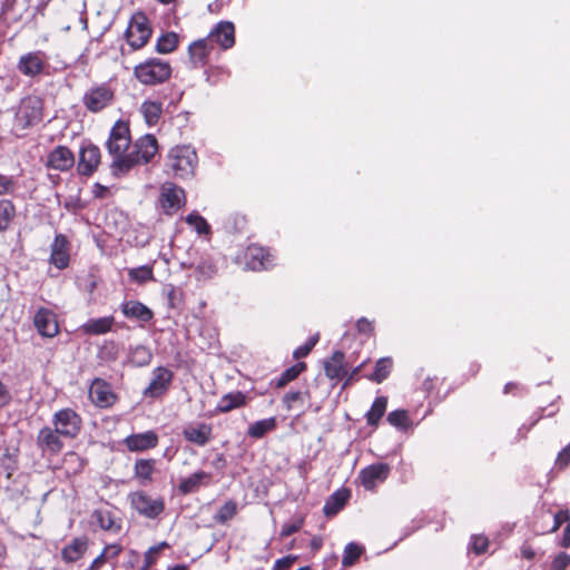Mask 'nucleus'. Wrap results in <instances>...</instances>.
<instances>
[{"label": "nucleus", "mask_w": 570, "mask_h": 570, "mask_svg": "<svg viewBox=\"0 0 570 570\" xmlns=\"http://www.w3.org/2000/svg\"><path fill=\"white\" fill-rule=\"evenodd\" d=\"M100 158L98 146L91 142L83 145L79 151L78 173L82 176L92 175L100 164Z\"/></svg>", "instance_id": "15"}, {"label": "nucleus", "mask_w": 570, "mask_h": 570, "mask_svg": "<svg viewBox=\"0 0 570 570\" xmlns=\"http://www.w3.org/2000/svg\"><path fill=\"white\" fill-rule=\"evenodd\" d=\"M61 435L50 426H43L39 430L36 444L42 455H57L63 449V442Z\"/></svg>", "instance_id": "12"}, {"label": "nucleus", "mask_w": 570, "mask_h": 570, "mask_svg": "<svg viewBox=\"0 0 570 570\" xmlns=\"http://www.w3.org/2000/svg\"><path fill=\"white\" fill-rule=\"evenodd\" d=\"M244 257L245 266L250 271H263L273 265L269 250L258 245H249L245 250Z\"/></svg>", "instance_id": "16"}, {"label": "nucleus", "mask_w": 570, "mask_h": 570, "mask_svg": "<svg viewBox=\"0 0 570 570\" xmlns=\"http://www.w3.org/2000/svg\"><path fill=\"white\" fill-rule=\"evenodd\" d=\"M247 403V396L240 391L230 392L220 397L218 401L215 412L227 413L232 410L245 406Z\"/></svg>", "instance_id": "30"}, {"label": "nucleus", "mask_w": 570, "mask_h": 570, "mask_svg": "<svg viewBox=\"0 0 570 570\" xmlns=\"http://www.w3.org/2000/svg\"><path fill=\"white\" fill-rule=\"evenodd\" d=\"M89 397L100 409L110 407L117 401V395L114 393L111 385L102 379L92 381L89 387Z\"/></svg>", "instance_id": "13"}, {"label": "nucleus", "mask_w": 570, "mask_h": 570, "mask_svg": "<svg viewBox=\"0 0 570 570\" xmlns=\"http://www.w3.org/2000/svg\"><path fill=\"white\" fill-rule=\"evenodd\" d=\"M140 112L142 114L146 122L149 126H154L158 122L163 114V105L159 101L146 100L140 106Z\"/></svg>", "instance_id": "34"}, {"label": "nucleus", "mask_w": 570, "mask_h": 570, "mask_svg": "<svg viewBox=\"0 0 570 570\" xmlns=\"http://www.w3.org/2000/svg\"><path fill=\"white\" fill-rule=\"evenodd\" d=\"M196 279L208 281L217 274V266L209 256H204L195 266Z\"/></svg>", "instance_id": "36"}, {"label": "nucleus", "mask_w": 570, "mask_h": 570, "mask_svg": "<svg viewBox=\"0 0 570 570\" xmlns=\"http://www.w3.org/2000/svg\"><path fill=\"white\" fill-rule=\"evenodd\" d=\"M31 2L32 0H11L3 7L2 13L13 21H20Z\"/></svg>", "instance_id": "37"}, {"label": "nucleus", "mask_w": 570, "mask_h": 570, "mask_svg": "<svg viewBox=\"0 0 570 570\" xmlns=\"http://www.w3.org/2000/svg\"><path fill=\"white\" fill-rule=\"evenodd\" d=\"M296 560H297L296 556H287V557L277 559L273 566V570H288Z\"/></svg>", "instance_id": "59"}, {"label": "nucleus", "mask_w": 570, "mask_h": 570, "mask_svg": "<svg viewBox=\"0 0 570 570\" xmlns=\"http://www.w3.org/2000/svg\"><path fill=\"white\" fill-rule=\"evenodd\" d=\"M570 564V554L560 552L551 563V570H566Z\"/></svg>", "instance_id": "52"}, {"label": "nucleus", "mask_w": 570, "mask_h": 570, "mask_svg": "<svg viewBox=\"0 0 570 570\" xmlns=\"http://www.w3.org/2000/svg\"><path fill=\"white\" fill-rule=\"evenodd\" d=\"M94 519L102 530L111 531L115 533L120 530V525L115 522V519L109 511L96 510L94 512Z\"/></svg>", "instance_id": "43"}, {"label": "nucleus", "mask_w": 570, "mask_h": 570, "mask_svg": "<svg viewBox=\"0 0 570 570\" xmlns=\"http://www.w3.org/2000/svg\"><path fill=\"white\" fill-rule=\"evenodd\" d=\"M344 358L345 355L342 351H335L328 360L324 361V372L330 380L337 381L347 375Z\"/></svg>", "instance_id": "27"}, {"label": "nucleus", "mask_w": 570, "mask_h": 570, "mask_svg": "<svg viewBox=\"0 0 570 570\" xmlns=\"http://www.w3.org/2000/svg\"><path fill=\"white\" fill-rule=\"evenodd\" d=\"M346 500L347 494L344 492H334L324 504L323 511L325 515L336 514L344 507Z\"/></svg>", "instance_id": "42"}, {"label": "nucleus", "mask_w": 570, "mask_h": 570, "mask_svg": "<svg viewBox=\"0 0 570 570\" xmlns=\"http://www.w3.org/2000/svg\"><path fill=\"white\" fill-rule=\"evenodd\" d=\"M561 546L564 548H570V523L563 530Z\"/></svg>", "instance_id": "64"}, {"label": "nucleus", "mask_w": 570, "mask_h": 570, "mask_svg": "<svg viewBox=\"0 0 570 570\" xmlns=\"http://www.w3.org/2000/svg\"><path fill=\"white\" fill-rule=\"evenodd\" d=\"M159 203L164 212L171 215L185 204V191L174 183L166 181L160 187Z\"/></svg>", "instance_id": "11"}, {"label": "nucleus", "mask_w": 570, "mask_h": 570, "mask_svg": "<svg viewBox=\"0 0 570 570\" xmlns=\"http://www.w3.org/2000/svg\"><path fill=\"white\" fill-rule=\"evenodd\" d=\"M186 223L194 226L198 234H208L210 232V227L206 219L197 213L189 214L186 217Z\"/></svg>", "instance_id": "48"}, {"label": "nucleus", "mask_w": 570, "mask_h": 570, "mask_svg": "<svg viewBox=\"0 0 570 570\" xmlns=\"http://www.w3.org/2000/svg\"><path fill=\"white\" fill-rule=\"evenodd\" d=\"M181 435L187 442L205 446L213 439V426L205 422L189 423L183 429Z\"/></svg>", "instance_id": "17"}, {"label": "nucleus", "mask_w": 570, "mask_h": 570, "mask_svg": "<svg viewBox=\"0 0 570 570\" xmlns=\"http://www.w3.org/2000/svg\"><path fill=\"white\" fill-rule=\"evenodd\" d=\"M213 49L214 45L208 38L194 41L188 48L193 65L195 67L205 66Z\"/></svg>", "instance_id": "26"}, {"label": "nucleus", "mask_w": 570, "mask_h": 570, "mask_svg": "<svg viewBox=\"0 0 570 570\" xmlns=\"http://www.w3.org/2000/svg\"><path fill=\"white\" fill-rule=\"evenodd\" d=\"M115 101V91L108 83L90 87L82 96L81 102L92 114H98L110 107Z\"/></svg>", "instance_id": "5"}, {"label": "nucleus", "mask_w": 570, "mask_h": 570, "mask_svg": "<svg viewBox=\"0 0 570 570\" xmlns=\"http://www.w3.org/2000/svg\"><path fill=\"white\" fill-rule=\"evenodd\" d=\"M387 406V397L379 396L374 400L370 411L365 414L366 422L371 426H377Z\"/></svg>", "instance_id": "35"}, {"label": "nucleus", "mask_w": 570, "mask_h": 570, "mask_svg": "<svg viewBox=\"0 0 570 570\" xmlns=\"http://www.w3.org/2000/svg\"><path fill=\"white\" fill-rule=\"evenodd\" d=\"M393 362L390 357H382L375 364L374 372L368 379L375 383H382L391 373Z\"/></svg>", "instance_id": "41"}, {"label": "nucleus", "mask_w": 570, "mask_h": 570, "mask_svg": "<svg viewBox=\"0 0 570 570\" xmlns=\"http://www.w3.org/2000/svg\"><path fill=\"white\" fill-rule=\"evenodd\" d=\"M68 245V239L62 234L56 235L51 244V254L49 262L58 269H63L69 264L70 256Z\"/></svg>", "instance_id": "21"}, {"label": "nucleus", "mask_w": 570, "mask_h": 570, "mask_svg": "<svg viewBox=\"0 0 570 570\" xmlns=\"http://www.w3.org/2000/svg\"><path fill=\"white\" fill-rule=\"evenodd\" d=\"M75 165L73 153L66 146H57L47 156L46 166L53 170L67 171Z\"/></svg>", "instance_id": "19"}, {"label": "nucleus", "mask_w": 570, "mask_h": 570, "mask_svg": "<svg viewBox=\"0 0 570 570\" xmlns=\"http://www.w3.org/2000/svg\"><path fill=\"white\" fill-rule=\"evenodd\" d=\"M306 368V364L304 362H298L291 367L286 368L278 379L273 381V384L277 389H282L286 386L289 382L294 381L298 377V375L304 372Z\"/></svg>", "instance_id": "38"}, {"label": "nucleus", "mask_w": 570, "mask_h": 570, "mask_svg": "<svg viewBox=\"0 0 570 570\" xmlns=\"http://www.w3.org/2000/svg\"><path fill=\"white\" fill-rule=\"evenodd\" d=\"M198 165V156L190 145L171 147L164 160V173L175 179H190Z\"/></svg>", "instance_id": "2"}, {"label": "nucleus", "mask_w": 570, "mask_h": 570, "mask_svg": "<svg viewBox=\"0 0 570 570\" xmlns=\"http://www.w3.org/2000/svg\"><path fill=\"white\" fill-rule=\"evenodd\" d=\"M386 421L394 428L405 431L411 426V420L405 410H395L387 414Z\"/></svg>", "instance_id": "44"}, {"label": "nucleus", "mask_w": 570, "mask_h": 570, "mask_svg": "<svg viewBox=\"0 0 570 570\" xmlns=\"http://www.w3.org/2000/svg\"><path fill=\"white\" fill-rule=\"evenodd\" d=\"M130 505L138 514L147 519H156L165 510L163 498L153 499L144 491H136L128 495Z\"/></svg>", "instance_id": "9"}, {"label": "nucleus", "mask_w": 570, "mask_h": 570, "mask_svg": "<svg viewBox=\"0 0 570 570\" xmlns=\"http://www.w3.org/2000/svg\"><path fill=\"white\" fill-rule=\"evenodd\" d=\"M390 465L386 463H376L364 468L360 472L361 484L366 490H373L377 484L384 482L390 474Z\"/></svg>", "instance_id": "18"}, {"label": "nucleus", "mask_w": 570, "mask_h": 570, "mask_svg": "<svg viewBox=\"0 0 570 570\" xmlns=\"http://www.w3.org/2000/svg\"><path fill=\"white\" fill-rule=\"evenodd\" d=\"M181 291L176 288L173 285H169V288L167 291V298H168V305L171 308L177 307L181 303Z\"/></svg>", "instance_id": "55"}, {"label": "nucleus", "mask_w": 570, "mask_h": 570, "mask_svg": "<svg viewBox=\"0 0 570 570\" xmlns=\"http://www.w3.org/2000/svg\"><path fill=\"white\" fill-rule=\"evenodd\" d=\"M120 308L125 317L136 320L142 324L148 323L154 317L153 311L138 301L124 302Z\"/></svg>", "instance_id": "24"}, {"label": "nucleus", "mask_w": 570, "mask_h": 570, "mask_svg": "<svg viewBox=\"0 0 570 570\" xmlns=\"http://www.w3.org/2000/svg\"><path fill=\"white\" fill-rule=\"evenodd\" d=\"M14 186L16 183L12 177L0 174V196L13 193Z\"/></svg>", "instance_id": "53"}, {"label": "nucleus", "mask_w": 570, "mask_h": 570, "mask_svg": "<svg viewBox=\"0 0 570 570\" xmlns=\"http://www.w3.org/2000/svg\"><path fill=\"white\" fill-rule=\"evenodd\" d=\"M158 151V141L151 134L138 138L131 146L126 156L111 164V170L115 176H124L138 165H146L151 161Z\"/></svg>", "instance_id": "1"}, {"label": "nucleus", "mask_w": 570, "mask_h": 570, "mask_svg": "<svg viewBox=\"0 0 570 570\" xmlns=\"http://www.w3.org/2000/svg\"><path fill=\"white\" fill-rule=\"evenodd\" d=\"M122 551V547L118 543L107 544L102 552L107 554L109 562L115 561Z\"/></svg>", "instance_id": "60"}, {"label": "nucleus", "mask_w": 570, "mask_h": 570, "mask_svg": "<svg viewBox=\"0 0 570 570\" xmlns=\"http://www.w3.org/2000/svg\"><path fill=\"white\" fill-rule=\"evenodd\" d=\"M16 217V206L10 199L0 200V233L6 232Z\"/></svg>", "instance_id": "39"}, {"label": "nucleus", "mask_w": 570, "mask_h": 570, "mask_svg": "<svg viewBox=\"0 0 570 570\" xmlns=\"http://www.w3.org/2000/svg\"><path fill=\"white\" fill-rule=\"evenodd\" d=\"M151 33L148 18L142 12H138L131 17L125 37L130 48L138 50L146 46Z\"/></svg>", "instance_id": "7"}, {"label": "nucleus", "mask_w": 570, "mask_h": 570, "mask_svg": "<svg viewBox=\"0 0 570 570\" xmlns=\"http://www.w3.org/2000/svg\"><path fill=\"white\" fill-rule=\"evenodd\" d=\"M170 63L159 58H148L134 67V77L144 86H157L169 80Z\"/></svg>", "instance_id": "3"}, {"label": "nucleus", "mask_w": 570, "mask_h": 570, "mask_svg": "<svg viewBox=\"0 0 570 570\" xmlns=\"http://www.w3.org/2000/svg\"><path fill=\"white\" fill-rule=\"evenodd\" d=\"M472 550L475 554H482L488 550L489 540L484 535L474 534L471 538Z\"/></svg>", "instance_id": "51"}, {"label": "nucleus", "mask_w": 570, "mask_h": 570, "mask_svg": "<svg viewBox=\"0 0 570 570\" xmlns=\"http://www.w3.org/2000/svg\"><path fill=\"white\" fill-rule=\"evenodd\" d=\"M357 332L365 335H371L374 331L373 322L368 321L365 317H361L356 322Z\"/></svg>", "instance_id": "61"}, {"label": "nucleus", "mask_w": 570, "mask_h": 570, "mask_svg": "<svg viewBox=\"0 0 570 570\" xmlns=\"http://www.w3.org/2000/svg\"><path fill=\"white\" fill-rule=\"evenodd\" d=\"M45 67L43 55L39 51L29 52L20 57L18 69L28 77H35L42 72Z\"/></svg>", "instance_id": "23"}, {"label": "nucleus", "mask_w": 570, "mask_h": 570, "mask_svg": "<svg viewBox=\"0 0 570 570\" xmlns=\"http://www.w3.org/2000/svg\"><path fill=\"white\" fill-rule=\"evenodd\" d=\"M149 384L144 389L142 395L149 399H158L165 395L174 379V373L165 367L158 366L153 373Z\"/></svg>", "instance_id": "10"}, {"label": "nucleus", "mask_w": 570, "mask_h": 570, "mask_svg": "<svg viewBox=\"0 0 570 570\" xmlns=\"http://www.w3.org/2000/svg\"><path fill=\"white\" fill-rule=\"evenodd\" d=\"M212 482V474L205 471H196L189 476L183 479L178 484V491L181 494L196 492L200 487H208Z\"/></svg>", "instance_id": "25"}, {"label": "nucleus", "mask_w": 570, "mask_h": 570, "mask_svg": "<svg viewBox=\"0 0 570 570\" xmlns=\"http://www.w3.org/2000/svg\"><path fill=\"white\" fill-rule=\"evenodd\" d=\"M317 341H318V335L309 337L305 344L295 348V351L293 352V357L296 360L306 357L311 353L313 347L316 345Z\"/></svg>", "instance_id": "49"}, {"label": "nucleus", "mask_w": 570, "mask_h": 570, "mask_svg": "<svg viewBox=\"0 0 570 570\" xmlns=\"http://www.w3.org/2000/svg\"><path fill=\"white\" fill-rule=\"evenodd\" d=\"M305 394L302 391H288L283 397V403L287 410H291L296 403H304Z\"/></svg>", "instance_id": "50"}, {"label": "nucleus", "mask_w": 570, "mask_h": 570, "mask_svg": "<svg viewBox=\"0 0 570 570\" xmlns=\"http://www.w3.org/2000/svg\"><path fill=\"white\" fill-rule=\"evenodd\" d=\"M569 520H570L569 510L566 509V510L558 511L553 517V525H552L550 532H556L557 530H559V528L561 527L562 523H564Z\"/></svg>", "instance_id": "56"}, {"label": "nucleus", "mask_w": 570, "mask_h": 570, "mask_svg": "<svg viewBox=\"0 0 570 570\" xmlns=\"http://www.w3.org/2000/svg\"><path fill=\"white\" fill-rule=\"evenodd\" d=\"M124 443L130 452H142L154 449L158 444V435L154 431L128 435Z\"/></svg>", "instance_id": "22"}, {"label": "nucleus", "mask_w": 570, "mask_h": 570, "mask_svg": "<svg viewBox=\"0 0 570 570\" xmlns=\"http://www.w3.org/2000/svg\"><path fill=\"white\" fill-rule=\"evenodd\" d=\"M88 538L77 537L61 550V559L66 563H73L82 558L88 549Z\"/></svg>", "instance_id": "28"}, {"label": "nucleus", "mask_w": 570, "mask_h": 570, "mask_svg": "<svg viewBox=\"0 0 570 570\" xmlns=\"http://www.w3.org/2000/svg\"><path fill=\"white\" fill-rule=\"evenodd\" d=\"M109 562L108 558H107V554H105L102 551L101 553L94 559V561L91 562V564L87 568V570H100V568L105 564Z\"/></svg>", "instance_id": "63"}, {"label": "nucleus", "mask_w": 570, "mask_h": 570, "mask_svg": "<svg viewBox=\"0 0 570 570\" xmlns=\"http://www.w3.org/2000/svg\"><path fill=\"white\" fill-rule=\"evenodd\" d=\"M129 278L138 284H145L154 279L153 267L142 265L137 268H131L128 272Z\"/></svg>", "instance_id": "46"}, {"label": "nucleus", "mask_w": 570, "mask_h": 570, "mask_svg": "<svg viewBox=\"0 0 570 570\" xmlns=\"http://www.w3.org/2000/svg\"><path fill=\"white\" fill-rule=\"evenodd\" d=\"M131 146L130 130L127 122L118 120L112 126L109 138L106 141V148L110 156L114 157L112 163L126 156Z\"/></svg>", "instance_id": "6"}, {"label": "nucleus", "mask_w": 570, "mask_h": 570, "mask_svg": "<svg viewBox=\"0 0 570 570\" xmlns=\"http://www.w3.org/2000/svg\"><path fill=\"white\" fill-rule=\"evenodd\" d=\"M570 464V443L563 448L556 459V466L560 470L566 469Z\"/></svg>", "instance_id": "54"}, {"label": "nucleus", "mask_w": 570, "mask_h": 570, "mask_svg": "<svg viewBox=\"0 0 570 570\" xmlns=\"http://www.w3.org/2000/svg\"><path fill=\"white\" fill-rule=\"evenodd\" d=\"M276 419L274 416L259 420L249 425L247 430V435L253 439H262L268 432H272L276 429Z\"/></svg>", "instance_id": "33"}, {"label": "nucleus", "mask_w": 570, "mask_h": 570, "mask_svg": "<svg viewBox=\"0 0 570 570\" xmlns=\"http://www.w3.org/2000/svg\"><path fill=\"white\" fill-rule=\"evenodd\" d=\"M237 513V502L234 500L226 501L214 517L217 523L224 524L232 520Z\"/></svg>", "instance_id": "45"}, {"label": "nucleus", "mask_w": 570, "mask_h": 570, "mask_svg": "<svg viewBox=\"0 0 570 570\" xmlns=\"http://www.w3.org/2000/svg\"><path fill=\"white\" fill-rule=\"evenodd\" d=\"M361 554H362V548L360 546H357L356 543H353V542L348 543L344 550L343 560H342L343 566L350 567V566L354 564V562L360 558Z\"/></svg>", "instance_id": "47"}, {"label": "nucleus", "mask_w": 570, "mask_h": 570, "mask_svg": "<svg viewBox=\"0 0 570 570\" xmlns=\"http://www.w3.org/2000/svg\"><path fill=\"white\" fill-rule=\"evenodd\" d=\"M163 547H167L166 542L160 543L157 547H150L145 553V568H149L156 561V556Z\"/></svg>", "instance_id": "58"}, {"label": "nucleus", "mask_w": 570, "mask_h": 570, "mask_svg": "<svg viewBox=\"0 0 570 570\" xmlns=\"http://www.w3.org/2000/svg\"><path fill=\"white\" fill-rule=\"evenodd\" d=\"M114 324V316L90 318L81 325V331L87 335H102L110 332Z\"/></svg>", "instance_id": "31"}, {"label": "nucleus", "mask_w": 570, "mask_h": 570, "mask_svg": "<svg viewBox=\"0 0 570 570\" xmlns=\"http://www.w3.org/2000/svg\"><path fill=\"white\" fill-rule=\"evenodd\" d=\"M302 525H303V520H297L295 522L285 523V524H283L279 534L282 538L289 537L293 533L297 532L302 528Z\"/></svg>", "instance_id": "57"}, {"label": "nucleus", "mask_w": 570, "mask_h": 570, "mask_svg": "<svg viewBox=\"0 0 570 570\" xmlns=\"http://www.w3.org/2000/svg\"><path fill=\"white\" fill-rule=\"evenodd\" d=\"M156 471L155 459H138L134 464V476L140 485H148L153 482V474Z\"/></svg>", "instance_id": "29"}, {"label": "nucleus", "mask_w": 570, "mask_h": 570, "mask_svg": "<svg viewBox=\"0 0 570 570\" xmlns=\"http://www.w3.org/2000/svg\"><path fill=\"white\" fill-rule=\"evenodd\" d=\"M33 325L38 333L48 338H52L59 333L57 316L53 311L47 307H40L33 316Z\"/></svg>", "instance_id": "14"}, {"label": "nucleus", "mask_w": 570, "mask_h": 570, "mask_svg": "<svg viewBox=\"0 0 570 570\" xmlns=\"http://www.w3.org/2000/svg\"><path fill=\"white\" fill-rule=\"evenodd\" d=\"M153 360V353L149 347L145 345H136L130 347L128 354V362L136 367H144L149 365Z\"/></svg>", "instance_id": "32"}, {"label": "nucleus", "mask_w": 570, "mask_h": 570, "mask_svg": "<svg viewBox=\"0 0 570 570\" xmlns=\"http://www.w3.org/2000/svg\"><path fill=\"white\" fill-rule=\"evenodd\" d=\"M11 402V393L8 387L0 381V409L9 405Z\"/></svg>", "instance_id": "62"}, {"label": "nucleus", "mask_w": 570, "mask_h": 570, "mask_svg": "<svg viewBox=\"0 0 570 570\" xmlns=\"http://www.w3.org/2000/svg\"><path fill=\"white\" fill-rule=\"evenodd\" d=\"M178 46V36L175 32L161 35L156 42V51L161 55L170 53Z\"/></svg>", "instance_id": "40"}, {"label": "nucleus", "mask_w": 570, "mask_h": 570, "mask_svg": "<svg viewBox=\"0 0 570 570\" xmlns=\"http://www.w3.org/2000/svg\"><path fill=\"white\" fill-rule=\"evenodd\" d=\"M207 38L213 45L217 43L223 50L230 49L235 45V27L229 21H220Z\"/></svg>", "instance_id": "20"}, {"label": "nucleus", "mask_w": 570, "mask_h": 570, "mask_svg": "<svg viewBox=\"0 0 570 570\" xmlns=\"http://www.w3.org/2000/svg\"><path fill=\"white\" fill-rule=\"evenodd\" d=\"M43 117V101L38 96H27L20 100L14 115L16 126L24 130L38 125Z\"/></svg>", "instance_id": "4"}, {"label": "nucleus", "mask_w": 570, "mask_h": 570, "mask_svg": "<svg viewBox=\"0 0 570 570\" xmlns=\"http://www.w3.org/2000/svg\"><path fill=\"white\" fill-rule=\"evenodd\" d=\"M53 429L62 436L67 439H75L81 431L82 419L81 416L70 407H65L57 411L52 415L51 421Z\"/></svg>", "instance_id": "8"}]
</instances>
